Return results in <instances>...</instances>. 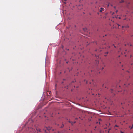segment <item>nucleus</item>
<instances>
[{
	"label": "nucleus",
	"mask_w": 133,
	"mask_h": 133,
	"mask_svg": "<svg viewBox=\"0 0 133 133\" xmlns=\"http://www.w3.org/2000/svg\"><path fill=\"white\" fill-rule=\"evenodd\" d=\"M100 133H103L104 132L103 131H100Z\"/></svg>",
	"instance_id": "obj_10"
},
{
	"label": "nucleus",
	"mask_w": 133,
	"mask_h": 133,
	"mask_svg": "<svg viewBox=\"0 0 133 133\" xmlns=\"http://www.w3.org/2000/svg\"><path fill=\"white\" fill-rule=\"evenodd\" d=\"M121 133H123V132H122L121 131Z\"/></svg>",
	"instance_id": "obj_28"
},
{
	"label": "nucleus",
	"mask_w": 133,
	"mask_h": 133,
	"mask_svg": "<svg viewBox=\"0 0 133 133\" xmlns=\"http://www.w3.org/2000/svg\"><path fill=\"white\" fill-rule=\"evenodd\" d=\"M104 56H107V55H104Z\"/></svg>",
	"instance_id": "obj_20"
},
{
	"label": "nucleus",
	"mask_w": 133,
	"mask_h": 133,
	"mask_svg": "<svg viewBox=\"0 0 133 133\" xmlns=\"http://www.w3.org/2000/svg\"><path fill=\"white\" fill-rule=\"evenodd\" d=\"M64 126V125L63 124H62V125L60 127V128H63Z\"/></svg>",
	"instance_id": "obj_6"
},
{
	"label": "nucleus",
	"mask_w": 133,
	"mask_h": 133,
	"mask_svg": "<svg viewBox=\"0 0 133 133\" xmlns=\"http://www.w3.org/2000/svg\"><path fill=\"white\" fill-rule=\"evenodd\" d=\"M95 55V57H97V56L96 55Z\"/></svg>",
	"instance_id": "obj_22"
},
{
	"label": "nucleus",
	"mask_w": 133,
	"mask_h": 133,
	"mask_svg": "<svg viewBox=\"0 0 133 133\" xmlns=\"http://www.w3.org/2000/svg\"><path fill=\"white\" fill-rule=\"evenodd\" d=\"M127 72H129V71H127Z\"/></svg>",
	"instance_id": "obj_24"
},
{
	"label": "nucleus",
	"mask_w": 133,
	"mask_h": 133,
	"mask_svg": "<svg viewBox=\"0 0 133 133\" xmlns=\"http://www.w3.org/2000/svg\"><path fill=\"white\" fill-rule=\"evenodd\" d=\"M132 128H133V124H132V126L131 127V128H130L131 129H132Z\"/></svg>",
	"instance_id": "obj_9"
},
{
	"label": "nucleus",
	"mask_w": 133,
	"mask_h": 133,
	"mask_svg": "<svg viewBox=\"0 0 133 133\" xmlns=\"http://www.w3.org/2000/svg\"><path fill=\"white\" fill-rule=\"evenodd\" d=\"M75 122H72L71 123L72 125H73V124H74V123H75Z\"/></svg>",
	"instance_id": "obj_7"
},
{
	"label": "nucleus",
	"mask_w": 133,
	"mask_h": 133,
	"mask_svg": "<svg viewBox=\"0 0 133 133\" xmlns=\"http://www.w3.org/2000/svg\"><path fill=\"white\" fill-rule=\"evenodd\" d=\"M54 130V129H52V131H53Z\"/></svg>",
	"instance_id": "obj_35"
},
{
	"label": "nucleus",
	"mask_w": 133,
	"mask_h": 133,
	"mask_svg": "<svg viewBox=\"0 0 133 133\" xmlns=\"http://www.w3.org/2000/svg\"><path fill=\"white\" fill-rule=\"evenodd\" d=\"M30 131H31L32 133H34L36 132V130L38 132H41V129L39 128H37L36 129L33 128V127H31L30 129Z\"/></svg>",
	"instance_id": "obj_2"
},
{
	"label": "nucleus",
	"mask_w": 133,
	"mask_h": 133,
	"mask_svg": "<svg viewBox=\"0 0 133 133\" xmlns=\"http://www.w3.org/2000/svg\"><path fill=\"white\" fill-rule=\"evenodd\" d=\"M130 46H132V45L131 44H130Z\"/></svg>",
	"instance_id": "obj_26"
},
{
	"label": "nucleus",
	"mask_w": 133,
	"mask_h": 133,
	"mask_svg": "<svg viewBox=\"0 0 133 133\" xmlns=\"http://www.w3.org/2000/svg\"><path fill=\"white\" fill-rule=\"evenodd\" d=\"M105 88H106V86H105Z\"/></svg>",
	"instance_id": "obj_30"
},
{
	"label": "nucleus",
	"mask_w": 133,
	"mask_h": 133,
	"mask_svg": "<svg viewBox=\"0 0 133 133\" xmlns=\"http://www.w3.org/2000/svg\"><path fill=\"white\" fill-rule=\"evenodd\" d=\"M90 133H92V131H91Z\"/></svg>",
	"instance_id": "obj_21"
},
{
	"label": "nucleus",
	"mask_w": 133,
	"mask_h": 133,
	"mask_svg": "<svg viewBox=\"0 0 133 133\" xmlns=\"http://www.w3.org/2000/svg\"><path fill=\"white\" fill-rule=\"evenodd\" d=\"M108 53V52H107L105 53V54H107Z\"/></svg>",
	"instance_id": "obj_23"
},
{
	"label": "nucleus",
	"mask_w": 133,
	"mask_h": 133,
	"mask_svg": "<svg viewBox=\"0 0 133 133\" xmlns=\"http://www.w3.org/2000/svg\"><path fill=\"white\" fill-rule=\"evenodd\" d=\"M100 10H99V11L100 12H101L102 11H104V9L102 8H100Z\"/></svg>",
	"instance_id": "obj_4"
},
{
	"label": "nucleus",
	"mask_w": 133,
	"mask_h": 133,
	"mask_svg": "<svg viewBox=\"0 0 133 133\" xmlns=\"http://www.w3.org/2000/svg\"><path fill=\"white\" fill-rule=\"evenodd\" d=\"M90 84H91V83L90 82Z\"/></svg>",
	"instance_id": "obj_39"
},
{
	"label": "nucleus",
	"mask_w": 133,
	"mask_h": 133,
	"mask_svg": "<svg viewBox=\"0 0 133 133\" xmlns=\"http://www.w3.org/2000/svg\"><path fill=\"white\" fill-rule=\"evenodd\" d=\"M104 68L103 67H102V70H103L104 69Z\"/></svg>",
	"instance_id": "obj_15"
},
{
	"label": "nucleus",
	"mask_w": 133,
	"mask_h": 133,
	"mask_svg": "<svg viewBox=\"0 0 133 133\" xmlns=\"http://www.w3.org/2000/svg\"><path fill=\"white\" fill-rule=\"evenodd\" d=\"M131 65H133V64H131Z\"/></svg>",
	"instance_id": "obj_34"
},
{
	"label": "nucleus",
	"mask_w": 133,
	"mask_h": 133,
	"mask_svg": "<svg viewBox=\"0 0 133 133\" xmlns=\"http://www.w3.org/2000/svg\"><path fill=\"white\" fill-rule=\"evenodd\" d=\"M112 46H113L115 48H116V46L114 45V44L112 45Z\"/></svg>",
	"instance_id": "obj_8"
},
{
	"label": "nucleus",
	"mask_w": 133,
	"mask_h": 133,
	"mask_svg": "<svg viewBox=\"0 0 133 133\" xmlns=\"http://www.w3.org/2000/svg\"><path fill=\"white\" fill-rule=\"evenodd\" d=\"M119 19H120V17H119L118 18Z\"/></svg>",
	"instance_id": "obj_29"
},
{
	"label": "nucleus",
	"mask_w": 133,
	"mask_h": 133,
	"mask_svg": "<svg viewBox=\"0 0 133 133\" xmlns=\"http://www.w3.org/2000/svg\"><path fill=\"white\" fill-rule=\"evenodd\" d=\"M105 99H107V98L106 97H105Z\"/></svg>",
	"instance_id": "obj_31"
},
{
	"label": "nucleus",
	"mask_w": 133,
	"mask_h": 133,
	"mask_svg": "<svg viewBox=\"0 0 133 133\" xmlns=\"http://www.w3.org/2000/svg\"><path fill=\"white\" fill-rule=\"evenodd\" d=\"M112 17L113 18H116V16L115 15V13H113L112 14Z\"/></svg>",
	"instance_id": "obj_3"
},
{
	"label": "nucleus",
	"mask_w": 133,
	"mask_h": 133,
	"mask_svg": "<svg viewBox=\"0 0 133 133\" xmlns=\"http://www.w3.org/2000/svg\"><path fill=\"white\" fill-rule=\"evenodd\" d=\"M131 36H133V35H131Z\"/></svg>",
	"instance_id": "obj_40"
},
{
	"label": "nucleus",
	"mask_w": 133,
	"mask_h": 133,
	"mask_svg": "<svg viewBox=\"0 0 133 133\" xmlns=\"http://www.w3.org/2000/svg\"><path fill=\"white\" fill-rule=\"evenodd\" d=\"M110 129H111L110 128L109 129V131H108V133H109V130H110Z\"/></svg>",
	"instance_id": "obj_11"
},
{
	"label": "nucleus",
	"mask_w": 133,
	"mask_h": 133,
	"mask_svg": "<svg viewBox=\"0 0 133 133\" xmlns=\"http://www.w3.org/2000/svg\"><path fill=\"white\" fill-rule=\"evenodd\" d=\"M101 51V50H99V51Z\"/></svg>",
	"instance_id": "obj_38"
},
{
	"label": "nucleus",
	"mask_w": 133,
	"mask_h": 133,
	"mask_svg": "<svg viewBox=\"0 0 133 133\" xmlns=\"http://www.w3.org/2000/svg\"><path fill=\"white\" fill-rule=\"evenodd\" d=\"M129 27V26L128 25H125L124 26H122V28H128Z\"/></svg>",
	"instance_id": "obj_5"
},
{
	"label": "nucleus",
	"mask_w": 133,
	"mask_h": 133,
	"mask_svg": "<svg viewBox=\"0 0 133 133\" xmlns=\"http://www.w3.org/2000/svg\"><path fill=\"white\" fill-rule=\"evenodd\" d=\"M65 1H66V0H65Z\"/></svg>",
	"instance_id": "obj_36"
},
{
	"label": "nucleus",
	"mask_w": 133,
	"mask_h": 133,
	"mask_svg": "<svg viewBox=\"0 0 133 133\" xmlns=\"http://www.w3.org/2000/svg\"><path fill=\"white\" fill-rule=\"evenodd\" d=\"M57 125L58 126H59V124H57Z\"/></svg>",
	"instance_id": "obj_16"
},
{
	"label": "nucleus",
	"mask_w": 133,
	"mask_h": 133,
	"mask_svg": "<svg viewBox=\"0 0 133 133\" xmlns=\"http://www.w3.org/2000/svg\"><path fill=\"white\" fill-rule=\"evenodd\" d=\"M122 70H124V69H122Z\"/></svg>",
	"instance_id": "obj_37"
},
{
	"label": "nucleus",
	"mask_w": 133,
	"mask_h": 133,
	"mask_svg": "<svg viewBox=\"0 0 133 133\" xmlns=\"http://www.w3.org/2000/svg\"><path fill=\"white\" fill-rule=\"evenodd\" d=\"M43 131L45 132L48 133L49 132H50L51 131V127H45L43 129Z\"/></svg>",
	"instance_id": "obj_1"
},
{
	"label": "nucleus",
	"mask_w": 133,
	"mask_h": 133,
	"mask_svg": "<svg viewBox=\"0 0 133 133\" xmlns=\"http://www.w3.org/2000/svg\"><path fill=\"white\" fill-rule=\"evenodd\" d=\"M66 63H68V62H66Z\"/></svg>",
	"instance_id": "obj_33"
},
{
	"label": "nucleus",
	"mask_w": 133,
	"mask_h": 133,
	"mask_svg": "<svg viewBox=\"0 0 133 133\" xmlns=\"http://www.w3.org/2000/svg\"><path fill=\"white\" fill-rule=\"evenodd\" d=\"M108 48H110V46H108Z\"/></svg>",
	"instance_id": "obj_25"
},
{
	"label": "nucleus",
	"mask_w": 133,
	"mask_h": 133,
	"mask_svg": "<svg viewBox=\"0 0 133 133\" xmlns=\"http://www.w3.org/2000/svg\"><path fill=\"white\" fill-rule=\"evenodd\" d=\"M99 50L98 49V50H97V49H96L95 50V51H97V50Z\"/></svg>",
	"instance_id": "obj_13"
},
{
	"label": "nucleus",
	"mask_w": 133,
	"mask_h": 133,
	"mask_svg": "<svg viewBox=\"0 0 133 133\" xmlns=\"http://www.w3.org/2000/svg\"><path fill=\"white\" fill-rule=\"evenodd\" d=\"M69 122L70 123H71V121H69Z\"/></svg>",
	"instance_id": "obj_17"
},
{
	"label": "nucleus",
	"mask_w": 133,
	"mask_h": 133,
	"mask_svg": "<svg viewBox=\"0 0 133 133\" xmlns=\"http://www.w3.org/2000/svg\"><path fill=\"white\" fill-rule=\"evenodd\" d=\"M104 84H103V87H104Z\"/></svg>",
	"instance_id": "obj_18"
},
{
	"label": "nucleus",
	"mask_w": 133,
	"mask_h": 133,
	"mask_svg": "<svg viewBox=\"0 0 133 133\" xmlns=\"http://www.w3.org/2000/svg\"><path fill=\"white\" fill-rule=\"evenodd\" d=\"M87 82H88L87 81H86V83L87 84Z\"/></svg>",
	"instance_id": "obj_19"
},
{
	"label": "nucleus",
	"mask_w": 133,
	"mask_h": 133,
	"mask_svg": "<svg viewBox=\"0 0 133 133\" xmlns=\"http://www.w3.org/2000/svg\"><path fill=\"white\" fill-rule=\"evenodd\" d=\"M58 133H60L59 132H58Z\"/></svg>",
	"instance_id": "obj_32"
},
{
	"label": "nucleus",
	"mask_w": 133,
	"mask_h": 133,
	"mask_svg": "<svg viewBox=\"0 0 133 133\" xmlns=\"http://www.w3.org/2000/svg\"><path fill=\"white\" fill-rule=\"evenodd\" d=\"M115 127H116V124L115 125Z\"/></svg>",
	"instance_id": "obj_27"
},
{
	"label": "nucleus",
	"mask_w": 133,
	"mask_h": 133,
	"mask_svg": "<svg viewBox=\"0 0 133 133\" xmlns=\"http://www.w3.org/2000/svg\"><path fill=\"white\" fill-rule=\"evenodd\" d=\"M111 91L112 93H113V90L112 89H111Z\"/></svg>",
	"instance_id": "obj_12"
},
{
	"label": "nucleus",
	"mask_w": 133,
	"mask_h": 133,
	"mask_svg": "<svg viewBox=\"0 0 133 133\" xmlns=\"http://www.w3.org/2000/svg\"><path fill=\"white\" fill-rule=\"evenodd\" d=\"M80 6V5H79V6H78V7H77V8H78V9H79V6Z\"/></svg>",
	"instance_id": "obj_14"
}]
</instances>
